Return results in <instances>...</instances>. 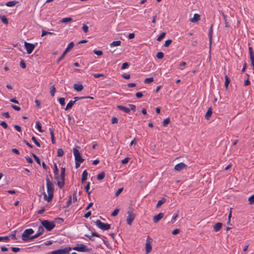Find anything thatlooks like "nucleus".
Segmentation results:
<instances>
[{"label": "nucleus", "instance_id": "obj_1", "mask_svg": "<svg viewBox=\"0 0 254 254\" xmlns=\"http://www.w3.org/2000/svg\"><path fill=\"white\" fill-rule=\"evenodd\" d=\"M46 184L48 196H47L45 192H43L44 198L45 200L50 202L52 200L54 197V185L50 181L48 177L46 178Z\"/></svg>", "mask_w": 254, "mask_h": 254}, {"label": "nucleus", "instance_id": "obj_2", "mask_svg": "<svg viewBox=\"0 0 254 254\" xmlns=\"http://www.w3.org/2000/svg\"><path fill=\"white\" fill-rule=\"evenodd\" d=\"M42 226L47 231H52L56 226L54 221H49L47 220H40Z\"/></svg>", "mask_w": 254, "mask_h": 254}, {"label": "nucleus", "instance_id": "obj_3", "mask_svg": "<svg viewBox=\"0 0 254 254\" xmlns=\"http://www.w3.org/2000/svg\"><path fill=\"white\" fill-rule=\"evenodd\" d=\"M34 233V231L32 229H27L24 230L22 235V239L23 241L26 242L31 240L30 235Z\"/></svg>", "mask_w": 254, "mask_h": 254}, {"label": "nucleus", "instance_id": "obj_4", "mask_svg": "<svg viewBox=\"0 0 254 254\" xmlns=\"http://www.w3.org/2000/svg\"><path fill=\"white\" fill-rule=\"evenodd\" d=\"M128 216L127 218V224L130 225L135 217V214L133 213V208L129 207L127 212Z\"/></svg>", "mask_w": 254, "mask_h": 254}, {"label": "nucleus", "instance_id": "obj_5", "mask_svg": "<svg viewBox=\"0 0 254 254\" xmlns=\"http://www.w3.org/2000/svg\"><path fill=\"white\" fill-rule=\"evenodd\" d=\"M73 250L80 252H89L91 249H88L87 246L82 244H77L76 246L72 248Z\"/></svg>", "mask_w": 254, "mask_h": 254}, {"label": "nucleus", "instance_id": "obj_6", "mask_svg": "<svg viewBox=\"0 0 254 254\" xmlns=\"http://www.w3.org/2000/svg\"><path fill=\"white\" fill-rule=\"evenodd\" d=\"M96 226L102 230H108L111 228V225L107 223L102 222L100 220H97L95 222Z\"/></svg>", "mask_w": 254, "mask_h": 254}, {"label": "nucleus", "instance_id": "obj_7", "mask_svg": "<svg viewBox=\"0 0 254 254\" xmlns=\"http://www.w3.org/2000/svg\"><path fill=\"white\" fill-rule=\"evenodd\" d=\"M73 153L75 157V162H83L84 161V159L82 158L78 150L76 148H73Z\"/></svg>", "mask_w": 254, "mask_h": 254}, {"label": "nucleus", "instance_id": "obj_8", "mask_svg": "<svg viewBox=\"0 0 254 254\" xmlns=\"http://www.w3.org/2000/svg\"><path fill=\"white\" fill-rule=\"evenodd\" d=\"M65 172L61 173V175L59 176V180L58 181L57 185L58 187L62 189L64 186V178H65Z\"/></svg>", "mask_w": 254, "mask_h": 254}, {"label": "nucleus", "instance_id": "obj_9", "mask_svg": "<svg viewBox=\"0 0 254 254\" xmlns=\"http://www.w3.org/2000/svg\"><path fill=\"white\" fill-rule=\"evenodd\" d=\"M24 46L28 54H30L34 50L35 46L34 44L25 42Z\"/></svg>", "mask_w": 254, "mask_h": 254}, {"label": "nucleus", "instance_id": "obj_10", "mask_svg": "<svg viewBox=\"0 0 254 254\" xmlns=\"http://www.w3.org/2000/svg\"><path fill=\"white\" fill-rule=\"evenodd\" d=\"M187 167V165L184 163H180L175 166V170L177 171H181Z\"/></svg>", "mask_w": 254, "mask_h": 254}, {"label": "nucleus", "instance_id": "obj_11", "mask_svg": "<svg viewBox=\"0 0 254 254\" xmlns=\"http://www.w3.org/2000/svg\"><path fill=\"white\" fill-rule=\"evenodd\" d=\"M164 217V213L160 212L157 215L154 216L153 218V222L155 223H158Z\"/></svg>", "mask_w": 254, "mask_h": 254}, {"label": "nucleus", "instance_id": "obj_12", "mask_svg": "<svg viewBox=\"0 0 254 254\" xmlns=\"http://www.w3.org/2000/svg\"><path fill=\"white\" fill-rule=\"evenodd\" d=\"M54 178L57 181H58L59 180V169L57 167L56 163H54Z\"/></svg>", "mask_w": 254, "mask_h": 254}, {"label": "nucleus", "instance_id": "obj_13", "mask_svg": "<svg viewBox=\"0 0 254 254\" xmlns=\"http://www.w3.org/2000/svg\"><path fill=\"white\" fill-rule=\"evenodd\" d=\"M148 239H149V237L147 238V243L145 244V251L147 254L150 253L152 250V246L151 243L148 241Z\"/></svg>", "mask_w": 254, "mask_h": 254}, {"label": "nucleus", "instance_id": "obj_14", "mask_svg": "<svg viewBox=\"0 0 254 254\" xmlns=\"http://www.w3.org/2000/svg\"><path fill=\"white\" fill-rule=\"evenodd\" d=\"M117 107L119 110L123 111L126 113L128 114L130 113V109L128 108H127L125 106L122 105H117Z\"/></svg>", "mask_w": 254, "mask_h": 254}, {"label": "nucleus", "instance_id": "obj_15", "mask_svg": "<svg viewBox=\"0 0 254 254\" xmlns=\"http://www.w3.org/2000/svg\"><path fill=\"white\" fill-rule=\"evenodd\" d=\"M85 236L88 238L91 241H94L95 240L93 238V236L97 237L98 238H100L101 236L99 234L96 232H92L91 233V235H85Z\"/></svg>", "mask_w": 254, "mask_h": 254}, {"label": "nucleus", "instance_id": "obj_16", "mask_svg": "<svg viewBox=\"0 0 254 254\" xmlns=\"http://www.w3.org/2000/svg\"><path fill=\"white\" fill-rule=\"evenodd\" d=\"M213 26V24L211 25V26H210V27L209 28V30L208 36H209V41L210 45H211V44H212V35H213V30H212Z\"/></svg>", "mask_w": 254, "mask_h": 254}, {"label": "nucleus", "instance_id": "obj_17", "mask_svg": "<svg viewBox=\"0 0 254 254\" xmlns=\"http://www.w3.org/2000/svg\"><path fill=\"white\" fill-rule=\"evenodd\" d=\"M200 20V15L198 14H194L193 17L190 19L191 22H196Z\"/></svg>", "mask_w": 254, "mask_h": 254}, {"label": "nucleus", "instance_id": "obj_18", "mask_svg": "<svg viewBox=\"0 0 254 254\" xmlns=\"http://www.w3.org/2000/svg\"><path fill=\"white\" fill-rule=\"evenodd\" d=\"M75 103L74 101L70 100L66 105V107L65 108V111H67L70 109L72 106Z\"/></svg>", "mask_w": 254, "mask_h": 254}, {"label": "nucleus", "instance_id": "obj_19", "mask_svg": "<svg viewBox=\"0 0 254 254\" xmlns=\"http://www.w3.org/2000/svg\"><path fill=\"white\" fill-rule=\"evenodd\" d=\"M222 224L220 222L217 223L213 227L214 230L215 232H218L222 228Z\"/></svg>", "mask_w": 254, "mask_h": 254}, {"label": "nucleus", "instance_id": "obj_20", "mask_svg": "<svg viewBox=\"0 0 254 254\" xmlns=\"http://www.w3.org/2000/svg\"><path fill=\"white\" fill-rule=\"evenodd\" d=\"M74 89L77 91H81L83 89V86L81 84H74Z\"/></svg>", "mask_w": 254, "mask_h": 254}, {"label": "nucleus", "instance_id": "obj_21", "mask_svg": "<svg viewBox=\"0 0 254 254\" xmlns=\"http://www.w3.org/2000/svg\"><path fill=\"white\" fill-rule=\"evenodd\" d=\"M88 173L87 171L84 170L82 174L81 177V182L83 183L84 181H85L87 179Z\"/></svg>", "mask_w": 254, "mask_h": 254}, {"label": "nucleus", "instance_id": "obj_22", "mask_svg": "<svg viewBox=\"0 0 254 254\" xmlns=\"http://www.w3.org/2000/svg\"><path fill=\"white\" fill-rule=\"evenodd\" d=\"M212 114V111L211 108H209L205 114V118H206V120H209V118L211 117Z\"/></svg>", "mask_w": 254, "mask_h": 254}, {"label": "nucleus", "instance_id": "obj_23", "mask_svg": "<svg viewBox=\"0 0 254 254\" xmlns=\"http://www.w3.org/2000/svg\"><path fill=\"white\" fill-rule=\"evenodd\" d=\"M166 201V199L165 198H162L161 199L159 200L156 204V208H159L163 204L165 203Z\"/></svg>", "mask_w": 254, "mask_h": 254}, {"label": "nucleus", "instance_id": "obj_24", "mask_svg": "<svg viewBox=\"0 0 254 254\" xmlns=\"http://www.w3.org/2000/svg\"><path fill=\"white\" fill-rule=\"evenodd\" d=\"M222 16L223 17V19H224V20L225 21V27L226 28H229L230 27V25L229 24V22L227 21L226 15H225L223 12L222 13Z\"/></svg>", "mask_w": 254, "mask_h": 254}, {"label": "nucleus", "instance_id": "obj_25", "mask_svg": "<svg viewBox=\"0 0 254 254\" xmlns=\"http://www.w3.org/2000/svg\"><path fill=\"white\" fill-rule=\"evenodd\" d=\"M225 87L226 89H227L228 85L230 82V79H229L227 75H225Z\"/></svg>", "mask_w": 254, "mask_h": 254}, {"label": "nucleus", "instance_id": "obj_26", "mask_svg": "<svg viewBox=\"0 0 254 254\" xmlns=\"http://www.w3.org/2000/svg\"><path fill=\"white\" fill-rule=\"evenodd\" d=\"M90 185V183L88 182L84 188L86 192L87 193V194H88V195H90V193H91V191H89Z\"/></svg>", "mask_w": 254, "mask_h": 254}, {"label": "nucleus", "instance_id": "obj_27", "mask_svg": "<svg viewBox=\"0 0 254 254\" xmlns=\"http://www.w3.org/2000/svg\"><path fill=\"white\" fill-rule=\"evenodd\" d=\"M0 18L1 21L5 24H7L8 23V19L5 15L0 16Z\"/></svg>", "mask_w": 254, "mask_h": 254}, {"label": "nucleus", "instance_id": "obj_28", "mask_svg": "<svg viewBox=\"0 0 254 254\" xmlns=\"http://www.w3.org/2000/svg\"><path fill=\"white\" fill-rule=\"evenodd\" d=\"M36 126L38 130L40 132H43L44 130L42 129V125L39 122H37L36 123Z\"/></svg>", "mask_w": 254, "mask_h": 254}, {"label": "nucleus", "instance_id": "obj_29", "mask_svg": "<svg viewBox=\"0 0 254 254\" xmlns=\"http://www.w3.org/2000/svg\"><path fill=\"white\" fill-rule=\"evenodd\" d=\"M74 45V44L73 42H71L68 45L67 48L65 49V52H68L70 49H71Z\"/></svg>", "mask_w": 254, "mask_h": 254}, {"label": "nucleus", "instance_id": "obj_30", "mask_svg": "<svg viewBox=\"0 0 254 254\" xmlns=\"http://www.w3.org/2000/svg\"><path fill=\"white\" fill-rule=\"evenodd\" d=\"M31 155H32V156L34 158V159L35 160V161H36V162L39 164V165H41V161H40V160L39 159V158L36 156L35 154L33 153H31Z\"/></svg>", "mask_w": 254, "mask_h": 254}, {"label": "nucleus", "instance_id": "obj_31", "mask_svg": "<svg viewBox=\"0 0 254 254\" xmlns=\"http://www.w3.org/2000/svg\"><path fill=\"white\" fill-rule=\"evenodd\" d=\"M121 41L120 40L113 41L111 44V47L118 46L121 45Z\"/></svg>", "mask_w": 254, "mask_h": 254}, {"label": "nucleus", "instance_id": "obj_32", "mask_svg": "<svg viewBox=\"0 0 254 254\" xmlns=\"http://www.w3.org/2000/svg\"><path fill=\"white\" fill-rule=\"evenodd\" d=\"M105 174L104 172H101L97 175V179L98 180H102L105 177Z\"/></svg>", "mask_w": 254, "mask_h": 254}, {"label": "nucleus", "instance_id": "obj_33", "mask_svg": "<svg viewBox=\"0 0 254 254\" xmlns=\"http://www.w3.org/2000/svg\"><path fill=\"white\" fill-rule=\"evenodd\" d=\"M56 92V88L55 85H53L50 88V94L52 97H54L55 96V94Z\"/></svg>", "mask_w": 254, "mask_h": 254}, {"label": "nucleus", "instance_id": "obj_34", "mask_svg": "<svg viewBox=\"0 0 254 254\" xmlns=\"http://www.w3.org/2000/svg\"><path fill=\"white\" fill-rule=\"evenodd\" d=\"M17 2L16 1H9L6 2V5L9 7H11L14 6L16 4Z\"/></svg>", "mask_w": 254, "mask_h": 254}, {"label": "nucleus", "instance_id": "obj_35", "mask_svg": "<svg viewBox=\"0 0 254 254\" xmlns=\"http://www.w3.org/2000/svg\"><path fill=\"white\" fill-rule=\"evenodd\" d=\"M44 231H45L44 228V227L42 225V226H40L38 227V230L37 232L40 235H42L43 234V233L44 232Z\"/></svg>", "mask_w": 254, "mask_h": 254}, {"label": "nucleus", "instance_id": "obj_36", "mask_svg": "<svg viewBox=\"0 0 254 254\" xmlns=\"http://www.w3.org/2000/svg\"><path fill=\"white\" fill-rule=\"evenodd\" d=\"M67 52H65V50L61 56L59 58L57 61V63L59 64L65 57V55Z\"/></svg>", "mask_w": 254, "mask_h": 254}, {"label": "nucleus", "instance_id": "obj_37", "mask_svg": "<svg viewBox=\"0 0 254 254\" xmlns=\"http://www.w3.org/2000/svg\"><path fill=\"white\" fill-rule=\"evenodd\" d=\"M72 21V18L71 17H65L62 19L61 22L66 23Z\"/></svg>", "mask_w": 254, "mask_h": 254}, {"label": "nucleus", "instance_id": "obj_38", "mask_svg": "<svg viewBox=\"0 0 254 254\" xmlns=\"http://www.w3.org/2000/svg\"><path fill=\"white\" fill-rule=\"evenodd\" d=\"M170 122V119L169 118H167L164 120L163 122V126L164 127H166Z\"/></svg>", "mask_w": 254, "mask_h": 254}, {"label": "nucleus", "instance_id": "obj_39", "mask_svg": "<svg viewBox=\"0 0 254 254\" xmlns=\"http://www.w3.org/2000/svg\"><path fill=\"white\" fill-rule=\"evenodd\" d=\"M64 152L62 148H59L57 151V155L58 157H62L64 155Z\"/></svg>", "mask_w": 254, "mask_h": 254}, {"label": "nucleus", "instance_id": "obj_40", "mask_svg": "<svg viewBox=\"0 0 254 254\" xmlns=\"http://www.w3.org/2000/svg\"><path fill=\"white\" fill-rule=\"evenodd\" d=\"M164 56V55L163 52H159L157 53L156 57L158 59H162L163 58Z\"/></svg>", "mask_w": 254, "mask_h": 254}, {"label": "nucleus", "instance_id": "obj_41", "mask_svg": "<svg viewBox=\"0 0 254 254\" xmlns=\"http://www.w3.org/2000/svg\"><path fill=\"white\" fill-rule=\"evenodd\" d=\"M71 201H72V197H71V196L70 195L69 196L68 201L66 202V204L65 206H64V208H67L71 203Z\"/></svg>", "mask_w": 254, "mask_h": 254}, {"label": "nucleus", "instance_id": "obj_42", "mask_svg": "<svg viewBox=\"0 0 254 254\" xmlns=\"http://www.w3.org/2000/svg\"><path fill=\"white\" fill-rule=\"evenodd\" d=\"M172 42V40L171 39L166 40L164 44V46L165 47H169L170 46V45L171 44Z\"/></svg>", "mask_w": 254, "mask_h": 254}, {"label": "nucleus", "instance_id": "obj_43", "mask_svg": "<svg viewBox=\"0 0 254 254\" xmlns=\"http://www.w3.org/2000/svg\"><path fill=\"white\" fill-rule=\"evenodd\" d=\"M31 139L37 146L40 147V143L37 141L36 138L35 136H32Z\"/></svg>", "mask_w": 254, "mask_h": 254}, {"label": "nucleus", "instance_id": "obj_44", "mask_svg": "<svg viewBox=\"0 0 254 254\" xmlns=\"http://www.w3.org/2000/svg\"><path fill=\"white\" fill-rule=\"evenodd\" d=\"M248 200L250 204H254V194L251 196L249 198Z\"/></svg>", "mask_w": 254, "mask_h": 254}, {"label": "nucleus", "instance_id": "obj_45", "mask_svg": "<svg viewBox=\"0 0 254 254\" xmlns=\"http://www.w3.org/2000/svg\"><path fill=\"white\" fill-rule=\"evenodd\" d=\"M166 33L165 32H162L160 34L159 37L157 38V40L158 41H160L165 36Z\"/></svg>", "mask_w": 254, "mask_h": 254}, {"label": "nucleus", "instance_id": "obj_46", "mask_svg": "<svg viewBox=\"0 0 254 254\" xmlns=\"http://www.w3.org/2000/svg\"><path fill=\"white\" fill-rule=\"evenodd\" d=\"M154 80V79L153 77H149V78H146L145 80H144V83H150L152 82H153Z\"/></svg>", "mask_w": 254, "mask_h": 254}, {"label": "nucleus", "instance_id": "obj_47", "mask_svg": "<svg viewBox=\"0 0 254 254\" xmlns=\"http://www.w3.org/2000/svg\"><path fill=\"white\" fill-rule=\"evenodd\" d=\"M119 210H120V209L118 208L115 209L114 210V211L112 213L111 216H114V217L118 215V214L119 212Z\"/></svg>", "mask_w": 254, "mask_h": 254}, {"label": "nucleus", "instance_id": "obj_48", "mask_svg": "<svg viewBox=\"0 0 254 254\" xmlns=\"http://www.w3.org/2000/svg\"><path fill=\"white\" fill-rule=\"evenodd\" d=\"M64 101L65 99L63 97H61L59 99V103L62 106H64L65 105Z\"/></svg>", "mask_w": 254, "mask_h": 254}, {"label": "nucleus", "instance_id": "obj_49", "mask_svg": "<svg viewBox=\"0 0 254 254\" xmlns=\"http://www.w3.org/2000/svg\"><path fill=\"white\" fill-rule=\"evenodd\" d=\"M93 53L97 55V56H102L103 55V52L102 51H100V50H94L93 51Z\"/></svg>", "mask_w": 254, "mask_h": 254}, {"label": "nucleus", "instance_id": "obj_50", "mask_svg": "<svg viewBox=\"0 0 254 254\" xmlns=\"http://www.w3.org/2000/svg\"><path fill=\"white\" fill-rule=\"evenodd\" d=\"M20 66L21 68H26V64L25 63V62L24 61V60H21L20 62Z\"/></svg>", "mask_w": 254, "mask_h": 254}, {"label": "nucleus", "instance_id": "obj_51", "mask_svg": "<svg viewBox=\"0 0 254 254\" xmlns=\"http://www.w3.org/2000/svg\"><path fill=\"white\" fill-rule=\"evenodd\" d=\"M0 125L2 126L4 128H7L8 127V125L5 121H2L0 123Z\"/></svg>", "mask_w": 254, "mask_h": 254}, {"label": "nucleus", "instance_id": "obj_52", "mask_svg": "<svg viewBox=\"0 0 254 254\" xmlns=\"http://www.w3.org/2000/svg\"><path fill=\"white\" fill-rule=\"evenodd\" d=\"M128 106L129 107L130 111L131 110L133 112H135L136 110V106L134 105L129 104Z\"/></svg>", "mask_w": 254, "mask_h": 254}, {"label": "nucleus", "instance_id": "obj_53", "mask_svg": "<svg viewBox=\"0 0 254 254\" xmlns=\"http://www.w3.org/2000/svg\"><path fill=\"white\" fill-rule=\"evenodd\" d=\"M123 188L119 189L115 193V196H118V195H119V194L123 191Z\"/></svg>", "mask_w": 254, "mask_h": 254}, {"label": "nucleus", "instance_id": "obj_54", "mask_svg": "<svg viewBox=\"0 0 254 254\" xmlns=\"http://www.w3.org/2000/svg\"><path fill=\"white\" fill-rule=\"evenodd\" d=\"M129 65V64L128 63H124L123 64L122 66H121V69H126V68H127Z\"/></svg>", "mask_w": 254, "mask_h": 254}, {"label": "nucleus", "instance_id": "obj_55", "mask_svg": "<svg viewBox=\"0 0 254 254\" xmlns=\"http://www.w3.org/2000/svg\"><path fill=\"white\" fill-rule=\"evenodd\" d=\"M8 241L9 240V236L0 237V241Z\"/></svg>", "mask_w": 254, "mask_h": 254}, {"label": "nucleus", "instance_id": "obj_56", "mask_svg": "<svg viewBox=\"0 0 254 254\" xmlns=\"http://www.w3.org/2000/svg\"><path fill=\"white\" fill-rule=\"evenodd\" d=\"M247 75L248 76V78L244 82V85L245 86H248L250 84V81L249 80V75L247 74Z\"/></svg>", "mask_w": 254, "mask_h": 254}, {"label": "nucleus", "instance_id": "obj_57", "mask_svg": "<svg viewBox=\"0 0 254 254\" xmlns=\"http://www.w3.org/2000/svg\"><path fill=\"white\" fill-rule=\"evenodd\" d=\"M135 96L138 99H140L143 96V94L142 92H136V94H135Z\"/></svg>", "mask_w": 254, "mask_h": 254}, {"label": "nucleus", "instance_id": "obj_58", "mask_svg": "<svg viewBox=\"0 0 254 254\" xmlns=\"http://www.w3.org/2000/svg\"><path fill=\"white\" fill-rule=\"evenodd\" d=\"M82 29L84 32L85 33H86L88 31V27L85 24L83 25Z\"/></svg>", "mask_w": 254, "mask_h": 254}, {"label": "nucleus", "instance_id": "obj_59", "mask_svg": "<svg viewBox=\"0 0 254 254\" xmlns=\"http://www.w3.org/2000/svg\"><path fill=\"white\" fill-rule=\"evenodd\" d=\"M122 77L124 78L125 79H128L130 78V75L129 74H127V73H123L122 75Z\"/></svg>", "mask_w": 254, "mask_h": 254}, {"label": "nucleus", "instance_id": "obj_60", "mask_svg": "<svg viewBox=\"0 0 254 254\" xmlns=\"http://www.w3.org/2000/svg\"><path fill=\"white\" fill-rule=\"evenodd\" d=\"M16 231H14L10 235V236L11 237L12 239L13 240H17V238L16 237Z\"/></svg>", "mask_w": 254, "mask_h": 254}, {"label": "nucleus", "instance_id": "obj_61", "mask_svg": "<svg viewBox=\"0 0 254 254\" xmlns=\"http://www.w3.org/2000/svg\"><path fill=\"white\" fill-rule=\"evenodd\" d=\"M85 99V96H81V97H74L73 98V99H74V101L76 102V101L79 100H81V99Z\"/></svg>", "mask_w": 254, "mask_h": 254}, {"label": "nucleus", "instance_id": "obj_62", "mask_svg": "<svg viewBox=\"0 0 254 254\" xmlns=\"http://www.w3.org/2000/svg\"><path fill=\"white\" fill-rule=\"evenodd\" d=\"M93 75L95 78H99L100 77L104 76V74H101V73H95V74H93Z\"/></svg>", "mask_w": 254, "mask_h": 254}, {"label": "nucleus", "instance_id": "obj_63", "mask_svg": "<svg viewBox=\"0 0 254 254\" xmlns=\"http://www.w3.org/2000/svg\"><path fill=\"white\" fill-rule=\"evenodd\" d=\"M129 158L128 157H126L123 159L121 161L122 164H126L128 162Z\"/></svg>", "mask_w": 254, "mask_h": 254}, {"label": "nucleus", "instance_id": "obj_64", "mask_svg": "<svg viewBox=\"0 0 254 254\" xmlns=\"http://www.w3.org/2000/svg\"><path fill=\"white\" fill-rule=\"evenodd\" d=\"M11 250L13 252L17 253L20 251V248L17 247H11Z\"/></svg>", "mask_w": 254, "mask_h": 254}]
</instances>
